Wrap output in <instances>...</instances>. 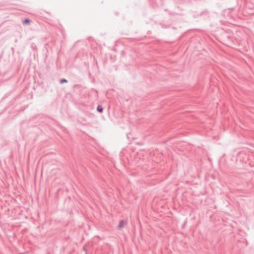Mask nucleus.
<instances>
[{"mask_svg": "<svg viewBox=\"0 0 254 254\" xmlns=\"http://www.w3.org/2000/svg\"><path fill=\"white\" fill-rule=\"evenodd\" d=\"M126 224V222L124 220H121L119 222L118 225V228L119 229H121L123 228L125 225Z\"/></svg>", "mask_w": 254, "mask_h": 254, "instance_id": "f257e3e1", "label": "nucleus"}, {"mask_svg": "<svg viewBox=\"0 0 254 254\" xmlns=\"http://www.w3.org/2000/svg\"><path fill=\"white\" fill-rule=\"evenodd\" d=\"M97 110L99 112H102L103 111V109L101 106H98L97 107Z\"/></svg>", "mask_w": 254, "mask_h": 254, "instance_id": "f03ea898", "label": "nucleus"}, {"mask_svg": "<svg viewBox=\"0 0 254 254\" xmlns=\"http://www.w3.org/2000/svg\"><path fill=\"white\" fill-rule=\"evenodd\" d=\"M29 22H30V20L28 19H26L24 21V23L25 24H28Z\"/></svg>", "mask_w": 254, "mask_h": 254, "instance_id": "7ed1b4c3", "label": "nucleus"}, {"mask_svg": "<svg viewBox=\"0 0 254 254\" xmlns=\"http://www.w3.org/2000/svg\"><path fill=\"white\" fill-rule=\"evenodd\" d=\"M66 82V80H65V79H62L61 81V83H63V82Z\"/></svg>", "mask_w": 254, "mask_h": 254, "instance_id": "20e7f679", "label": "nucleus"}]
</instances>
